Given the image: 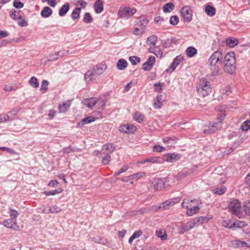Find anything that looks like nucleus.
Returning <instances> with one entry per match:
<instances>
[{
	"instance_id": "1",
	"label": "nucleus",
	"mask_w": 250,
	"mask_h": 250,
	"mask_svg": "<svg viewBox=\"0 0 250 250\" xmlns=\"http://www.w3.org/2000/svg\"><path fill=\"white\" fill-rule=\"evenodd\" d=\"M222 60L223 69L225 73L233 74L236 70V60L233 52L226 54Z\"/></svg>"
},
{
	"instance_id": "2",
	"label": "nucleus",
	"mask_w": 250,
	"mask_h": 250,
	"mask_svg": "<svg viewBox=\"0 0 250 250\" xmlns=\"http://www.w3.org/2000/svg\"><path fill=\"white\" fill-rule=\"evenodd\" d=\"M106 69L105 64L100 63L93 66L88 70L84 75V79H88L90 81H94L101 75Z\"/></svg>"
},
{
	"instance_id": "3",
	"label": "nucleus",
	"mask_w": 250,
	"mask_h": 250,
	"mask_svg": "<svg viewBox=\"0 0 250 250\" xmlns=\"http://www.w3.org/2000/svg\"><path fill=\"white\" fill-rule=\"evenodd\" d=\"M196 90L203 97L208 96L211 91L210 82L205 78L201 79L199 85L196 87Z\"/></svg>"
},
{
	"instance_id": "4",
	"label": "nucleus",
	"mask_w": 250,
	"mask_h": 250,
	"mask_svg": "<svg viewBox=\"0 0 250 250\" xmlns=\"http://www.w3.org/2000/svg\"><path fill=\"white\" fill-rule=\"evenodd\" d=\"M136 12L134 8L128 7H121L118 11V15L120 18L128 19L132 17Z\"/></svg>"
},
{
	"instance_id": "5",
	"label": "nucleus",
	"mask_w": 250,
	"mask_h": 250,
	"mask_svg": "<svg viewBox=\"0 0 250 250\" xmlns=\"http://www.w3.org/2000/svg\"><path fill=\"white\" fill-rule=\"evenodd\" d=\"M180 13L184 22H189L192 21L193 11L189 6L183 7L181 9Z\"/></svg>"
},
{
	"instance_id": "6",
	"label": "nucleus",
	"mask_w": 250,
	"mask_h": 250,
	"mask_svg": "<svg viewBox=\"0 0 250 250\" xmlns=\"http://www.w3.org/2000/svg\"><path fill=\"white\" fill-rule=\"evenodd\" d=\"M223 55L222 52L217 50L215 51L209 57L208 60L209 64L222 63Z\"/></svg>"
},
{
	"instance_id": "7",
	"label": "nucleus",
	"mask_w": 250,
	"mask_h": 250,
	"mask_svg": "<svg viewBox=\"0 0 250 250\" xmlns=\"http://www.w3.org/2000/svg\"><path fill=\"white\" fill-rule=\"evenodd\" d=\"M167 182L166 178H160L153 179L151 184L155 190H159L167 187Z\"/></svg>"
},
{
	"instance_id": "8",
	"label": "nucleus",
	"mask_w": 250,
	"mask_h": 250,
	"mask_svg": "<svg viewBox=\"0 0 250 250\" xmlns=\"http://www.w3.org/2000/svg\"><path fill=\"white\" fill-rule=\"evenodd\" d=\"M241 204L237 199H233L229 205L228 208L233 214L238 215L240 212Z\"/></svg>"
},
{
	"instance_id": "9",
	"label": "nucleus",
	"mask_w": 250,
	"mask_h": 250,
	"mask_svg": "<svg viewBox=\"0 0 250 250\" xmlns=\"http://www.w3.org/2000/svg\"><path fill=\"white\" fill-rule=\"evenodd\" d=\"M178 232L180 234H183L185 232L189 231L193 228V225L190 221L184 223L183 222H180L177 225Z\"/></svg>"
},
{
	"instance_id": "10",
	"label": "nucleus",
	"mask_w": 250,
	"mask_h": 250,
	"mask_svg": "<svg viewBox=\"0 0 250 250\" xmlns=\"http://www.w3.org/2000/svg\"><path fill=\"white\" fill-rule=\"evenodd\" d=\"M181 156L182 155L180 154L168 153L163 156L162 160L163 159L167 162L175 163L178 161L181 158Z\"/></svg>"
},
{
	"instance_id": "11",
	"label": "nucleus",
	"mask_w": 250,
	"mask_h": 250,
	"mask_svg": "<svg viewBox=\"0 0 250 250\" xmlns=\"http://www.w3.org/2000/svg\"><path fill=\"white\" fill-rule=\"evenodd\" d=\"M136 130V127L132 124H125L120 125L119 127L120 132L126 133H133Z\"/></svg>"
},
{
	"instance_id": "12",
	"label": "nucleus",
	"mask_w": 250,
	"mask_h": 250,
	"mask_svg": "<svg viewBox=\"0 0 250 250\" xmlns=\"http://www.w3.org/2000/svg\"><path fill=\"white\" fill-rule=\"evenodd\" d=\"M148 23L147 18L145 16L140 17L136 21V25L141 28V29L145 31L146 28Z\"/></svg>"
},
{
	"instance_id": "13",
	"label": "nucleus",
	"mask_w": 250,
	"mask_h": 250,
	"mask_svg": "<svg viewBox=\"0 0 250 250\" xmlns=\"http://www.w3.org/2000/svg\"><path fill=\"white\" fill-rule=\"evenodd\" d=\"M3 225L6 228L18 230L19 227L17 225L16 220L12 219H6L4 221Z\"/></svg>"
},
{
	"instance_id": "14",
	"label": "nucleus",
	"mask_w": 250,
	"mask_h": 250,
	"mask_svg": "<svg viewBox=\"0 0 250 250\" xmlns=\"http://www.w3.org/2000/svg\"><path fill=\"white\" fill-rule=\"evenodd\" d=\"M222 226L228 229H235L238 228L239 226V224H236V222H234L230 219H227L223 220L222 222Z\"/></svg>"
},
{
	"instance_id": "15",
	"label": "nucleus",
	"mask_w": 250,
	"mask_h": 250,
	"mask_svg": "<svg viewBox=\"0 0 250 250\" xmlns=\"http://www.w3.org/2000/svg\"><path fill=\"white\" fill-rule=\"evenodd\" d=\"M183 60L184 57L180 55L177 56L174 59L171 64L168 67L169 68L171 69L172 70L170 73L176 69V68L180 64L181 62H182L183 61Z\"/></svg>"
},
{
	"instance_id": "16",
	"label": "nucleus",
	"mask_w": 250,
	"mask_h": 250,
	"mask_svg": "<svg viewBox=\"0 0 250 250\" xmlns=\"http://www.w3.org/2000/svg\"><path fill=\"white\" fill-rule=\"evenodd\" d=\"M211 76H216L222 74L219 66L217 64H209Z\"/></svg>"
},
{
	"instance_id": "17",
	"label": "nucleus",
	"mask_w": 250,
	"mask_h": 250,
	"mask_svg": "<svg viewBox=\"0 0 250 250\" xmlns=\"http://www.w3.org/2000/svg\"><path fill=\"white\" fill-rule=\"evenodd\" d=\"M221 127V125L218 123H214L209 125L208 129H205L204 132L205 133H213L216 132L219 128Z\"/></svg>"
},
{
	"instance_id": "18",
	"label": "nucleus",
	"mask_w": 250,
	"mask_h": 250,
	"mask_svg": "<svg viewBox=\"0 0 250 250\" xmlns=\"http://www.w3.org/2000/svg\"><path fill=\"white\" fill-rule=\"evenodd\" d=\"M173 205L172 204L171 201H170V199L167 200L165 202H164L162 205L160 206H152L151 207V209L152 210L156 211L159 209L160 208H168L169 207L172 206Z\"/></svg>"
},
{
	"instance_id": "19",
	"label": "nucleus",
	"mask_w": 250,
	"mask_h": 250,
	"mask_svg": "<svg viewBox=\"0 0 250 250\" xmlns=\"http://www.w3.org/2000/svg\"><path fill=\"white\" fill-rule=\"evenodd\" d=\"M21 13L22 12L21 10L16 11L14 9H12L10 13V17L14 20H21Z\"/></svg>"
},
{
	"instance_id": "20",
	"label": "nucleus",
	"mask_w": 250,
	"mask_h": 250,
	"mask_svg": "<svg viewBox=\"0 0 250 250\" xmlns=\"http://www.w3.org/2000/svg\"><path fill=\"white\" fill-rule=\"evenodd\" d=\"M94 7L95 12L97 14L101 13L104 10L103 1L101 0H96Z\"/></svg>"
},
{
	"instance_id": "21",
	"label": "nucleus",
	"mask_w": 250,
	"mask_h": 250,
	"mask_svg": "<svg viewBox=\"0 0 250 250\" xmlns=\"http://www.w3.org/2000/svg\"><path fill=\"white\" fill-rule=\"evenodd\" d=\"M127 62L124 59H119L117 62V67L120 70L125 69L127 66Z\"/></svg>"
},
{
	"instance_id": "22",
	"label": "nucleus",
	"mask_w": 250,
	"mask_h": 250,
	"mask_svg": "<svg viewBox=\"0 0 250 250\" xmlns=\"http://www.w3.org/2000/svg\"><path fill=\"white\" fill-rule=\"evenodd\" d=\"M52 10L49 7L46 6L42 10L41 15L44 18H47L52 15Z\"/></svg>"
},
{
	"instance_id": "23",
	"label": "nucleus",
	"mask_w": 250,
	"mask_h": 250,
	"mask_svg": "<svg viewBox=\"0 0 250 250\" xmlns=\"http://www.w3.org/2000/svg\"><path fill=\"white\" fill-rule=\"evenodd\" d=\"M70 9V5L68 3L64 4L59 11V15L61 17L64 16L68 12Z\"/></svg>"
},
{
	"instance_id": "24",
	"label": "nucleus",
	"mask_w": 250,
	"mask_h": 250,
	"mask_svg": "<svg viewBox=\"0 0 250 250\" xmlns=\"http://www.w3.org/2000/svg\"><path fill=\"white\" fill-rule=\"evenodd\" d=\"M95 121V118L93 116H88L84 118L81 120L79 123L78 125L80 126H83L84 125L90 124Z\"/></svg>"
},
{
	"instance_id": "25",
	"label": "nucleus",
	"mask_w": 250,
	"mask_h": 250,
	"mask_svg": "<svg viewBox=\"0 0 250 250\" xmlns=\"http://www.w3.org/2000/svg\"><path fill=\"white\" fill-rule=\"evenodd\" d=\"M161 161L162 158L160 157H151L145 159L144 160L142 161L141 163V164H145L146 163H152L155 164L161 163Z\"/></svg>"
},
{
	"instance_id": "26",
	"label": "nucleus",
	"mask_w": 250,
	"mask_h": 250,
	"mask_svg": "<svg viewBox=\"0 0 250 250\" xmlns=\"http://www.w3.org/2000/svg\"><path fill=\"white\" fill-rule=\"evenodd\" d=\"M199 209L200 208L197 205L193 206L192 207H188L187 208V214L189 216H192L197 213Z\"/></svg>"
},
{
	"instance_id": "27",
	"label": "nucleus",
	"mask_w": 250,
	"mask_h": 250,
	"mask_svg": "<svg viewBox=\"0 0 250 250\" xmlns=\"http://www.w3.org/2000/svg\"><path fill=\"white\" fill-rule=\"evenodd\" d=\"M186 54L189 57L191 58L194 56L197 53V49L192 46H189L186 49Z\"/></svg>"
},
{
	"instance_id": "28",
	"label": "nucleus",
	"mask_w": 250,
	"mask_h": 250,
	"mask_svg": "<svg viewBox=\"0 0 250 250\" xmlns=\"http://www.w3.org/2000/svg\"><path fill=\"white\" fill-rule=\"evenodd\" d=\"M164 101V98L162 95H159L156 97V102L154 103V106L156 109H159L162 106V102Z\"/></svg>"
},
{
	"instance_id": "29",
	"label": "nucleus",
	"mask_w": 250,
	"mask_h": 250,
	"mask_svg": "<svg viewBox=\"0 0 250 250\" xmlns=\"http://www.w3.org/2000/svg\"><path fill=\"white\" fill-rule=\"evenodd\" d=\"M70 106V102L69 101L67 103H63L62 104H59L58 108L61 112H65L67 111Z\"/></svg>"
},
{
	"instance_id": "30",
	"label": "nucleus",
	"mask_w": 250,
	"mask_h": 250,
	"mask_svg": "<svg viewBox=\"0 0 250 250\" xmlns=\"http://www.w3.org/2000/svg\"><path fill=\"white\" fill-rule=\"evenodd\" d=\"M215 8L210 5H207L205 7V12L209 16H213L215 15Z\"/></svg>"
},
{
	"instance_id": "31",
	"label": "nucleus",
	"mask_w": 250,
	"mask_h": 250,
	"mask_svg": "<svg viewBox=\"0 0 250 250\" xmlns=\"http://www.w3.org/2000/svg\"><path fill=\"white\" fill-rule=\"evenodd\" d=\"M134 119L139 123H142L145 119V115L140 112H136L133 115Z\"/></svg>"
},
{
	"instance_id": "32",
	"label": "nucleus",
	"mask_w": 250,
	"mask_h": 250,
	"mask_svg": "<svg viewBox=\"0 0 250 250\" xmlns=\"http://www.w3.org/2000/svg\"><path fill=\"white\" fill-rule=\"evenodd\" d=\"M81 10V8L76 7L75 8L71 15L72 20H76L79 18Z\"/></svg>"
},
{
	"instance_id": "33",
	"label": "nucleus",
	"mask_w": 250,
	"mask_h": 250,
	"mask_svg": "<svg viewBox=\"0 0 250 250\" xmlns=\"http://www.w3.org/2000/svg\"><path fill=\"white\" fill-rule=\"evenodd\" d=\"M103 149H105L107 151V152L106 153H111V152H113L115 149V147L113 144H110V143H107L104 145L103 146Z\"/></svg>"
},
{
	"instance_id": "34",
	"label": "nucleus",
	"mask_w": 250,
	"mask_h": 250,
	"mask_svg": "<svg viewBox=\"0 0 250 250\" xmlns=\"http://www.w3.org/2000/svg\"><path fill=\"white\" fill-rule=\"evenodd\" d=\"M62 191V189L61 188L53 190L52 191H44L43 193L46 196L55 195L57 194L60 193Z\"/></svg>"
},
{
	"instance_id": "35",
	"label": "nucleus",
	"mask_w": 250,
	"mask_h": 250,
	"mask_svg": "<svg viewBox=\"0 0 250 250\" xmlns=\"http://www.w3.org/2000/svg\"><path fill=\"white\" fill-rule=\"evenodd\" d=\"M174 4L172 2H168L164 5L163 11L164 12H170L171 10L174 9Z\"/></svg>"
},
{
	"instance_id": "36",
	"label": "nucleus",
	"mask_w": 250,
	"mask_h": 250,
	"mask_svg": "<svg viewBox=\"0 0 250 250\" xmlns=\"http://www.w3.org/2000/svg\"><path fill=\"white\" fill-rule=\"evenodd\" d=\"M238 41L234 38L228 39L226 41V44L230 47H233L238 44Z\"/></svg>"
},
{
	"instance_id": "37",
	"label": "nucleus",
	"mask_w": 250,
	"mask_h": 250,
	"mask_svg": "<svg viewBox=\"0 0 250 250\" xmlns=\"http://www.w3.org/2000/svg\"><path fill=\"white\" fill-rule=\"evenodd\" d=\"M96 101L95 99L93 98H91L90 99H86L85 100V104L87 105V107L89 108H91L93 107L96 104Z\"/></svg>"
},
{
	"instance_id": "38",
	"label": "nucleus",
	"mask_w": 250,
	"mask_h": 250,
	"mask_svg": "<svg viewBox=\"0 0 250 250\" xmlns=\"http://www.w3.org/2000/svg\"><path fill=\"white\" fill-rule=\"evenodd\" d=\"M241 129L242 131H247L250 129V120L244 121L241 125Z\"/></svg>"
},
{
	"instance_id": "39",
	"label": "nucleus",
	"mask_w": 250,
	"mask_h": 250,
	"mask_svg": "<svg viewBox=\"0 0 250 250\" xmlns=\"http://www.w3.org/2000/svg\"><path fill=\"white\" fill-rule=\"evenodd\" d=\"M83 21L85 23H90L93 21V18L89 13L86 12L84 13Z\"/></svg>"
},
{
	"instance_id": "40",
	"label": "nucleus",
	"mask_w": 250,
	"mask_h": 250,
	"mask_svg": "<svg viewBox=\"0 0 250 250\" xmlns=\"http://www.w3.org/2000/svg\"><path fill=\"white\" fill-rule=\"evenodd\" d=\"M29 84L34 88H38L39 86V83L38 79L35 77H32L29 80Z\"/></svg>"
},
{
	"instance_id": "41",
	"label": "nucleus",
	"mask_w": 250,
	"mask_h": 250,
	"mask_svg": "<svg viewBox=\"0 0 250 250\" xmlns=\"http://www.w3.org/2000/svg\"><path fill=\"white\" fill-rule=\"evenodd\" d=\"M129 60L133 65H136L141 62L140 58L135 56H130L129 58Z\"/></svg>"
},
{
	"instance_id": "42",
	"label": "nucleus",
	"mask_w": 250,
	"mask_h": 250,
	"mask_svg": "<svg viewBox=\"0 0 250 250\" xmlns=\"http://www.w3.org/2000/svg\"><path fill=\"white\" fill-rule=\"evenodd\" d=\"M226 188L224 186H221L220 188H217L214 189V193L217 194L218 195H222L225 193L226 191Z\"/></svg>"
},
{
	"instance_id": "43",
	"label": "nucleus",
	"mask_w": 250,
	"mask_h": 250,
	"mask_svg": "<svg viewBox=\"0 0 250 250\" xmlns=\"http://www.w3.org/2000/svg\"><path fill=\"white\" fill-rule=\"evenodd\" d=\"M179 19L177 16H172L170 18L169 23L171 25H176L179 23Z\"/></svg>"
},
{
	"instance_id": "44",
	"label": "nucleus",
	"mask_w": 250,
	"mask_h": 250,
	"mask_svg": "<svg viewBox=\"0 0 250 250\" xmlns=\"http://www.w3.org/2000/svg\"><path fill=\"white\" fill-rule=\"evenodd\" d=\"M156 234L157 237L160 238L162 240H165L167 238V235L165 231H162V230L156 231Z\"/></svg>"
},
{
	"instance_id": "45",
	"label": "nucleus",
	"mask_w": 250,
	"mask_h": 250,
	"mask_svg": "<svg viewBox=\"0 0 250 250\" xmlns=\"http://www.w3.org/2000/svg\"><path fill=\"white\" fill-rule=\"evenodd\" d=\"M12 120L10 116L8 114H0V123L5 122L7 121Z\"/></svg>"
},
{
	"instance_id": "46",
	"label": "nucleus",
	"mask_w": 250,
	"mask_h": 250,
	"mask_svg": "<svg viewBox=\"0 0 250 250\" xmlns=\"http://www.w3.org/2000/svg\"><path fill=\"white\" fill-rule=\"evenodd\" d=\"M9 214H10L11 219L16 220V218L18 216L19 213L16 210H15L14 209L10 208Z\"/></svg>"
},
{
	"instance_id": "47",
	"label": "nucleus",
	"mask_w": 250,
	"mask_h": 250,
	"mask_svg": "<svg viewBox=\"0 0 250 250\" xmlns=\"http://www.w3.org/2000/svg\"><path fill=\"white\" fill-rule=\"evenodd\" d=\"M111 160V157L109 153L105 154L104 157L102 160V163L104 165H107L109 164Z\"/></svg>"
},
{
	"instance_id": "48",
	"label": "nucleus",
	"mask_w": 250,
	"mask_h": 250,
	"mask_svg": "<svg viewBox=\"0 0 250 250\" xmlns=\"http://www.w3.org/2000/svg\"><path fill=\"white\" fill-rule=\"evenodd\" d=\"M177 140V139L175 138V137H167L165 138H164L163 139V142L165 143H170L172 142L175 143L176 141Z\"/></svg>"
},
{
	"instance_id": "49",
	"label": "nucleus",
	"mask_w": 250,
	"mask_h": 250,
	"mask_svg": "<svg viewBox=\"0 0 250 250\" xmlns=\"http://www.w3.org/2000/svg\"><path fill=\"white\" fill-rule=\"evenodd\" d=\"M157 37L156 35H152L147 38V41L149 42L151 44L155 46L157 41Z\"/></svg>"
},
{
	"instance_id": "50",
	"label": "nucleus",
	"mask_w": 250,
	"mask_h": 250,
	"mask_svg": "<svg viewBox=\"0 0 250 250\" xmlns=\"http://www.w3.org/2000/svg\"><path fill=\"white\" fill-rule=\"evenodd\" d=\"M61 211V209L58 206L54 205L52 207L50 208L46 213H58Z\"/></svg>"
},
{
	"instance_id": "51",
	"label": "nucleus",
	"mask_w": 250,
	"mask_h": 250,
	"mask_svg": "<svg viewBox=\"0 0 250 250\" xmlns=\"http://www.w3.org/2000/svg\"><path fill=\"white\" fill-rule=\"evenodd\" d=\"M13 6L17 9H21L23 7L24 4L19 0H14L13 2Z\"/></svg>"
},
{
	"instance_id": "52",
	"label": "nucleus",
	"mask_w": 250,
	"mask_h": 250,
	"mask_svg": "<svg viewBox=\"0 0 250 250\" xmlns=\"http://www.w3.org/2000/svg\"><path fill=\"white\" fill-rule=\"evenodd\" d=\"M18 25L21 27H26L28 25L27 21H25V19L21 16V19L17 20Z\"/></svg>"
},
{
	"instance_id": "53",
	"label": "nucleus",
	"mask_w": 250,
	"mask_h": 250,
	"mask_svg": "<svg viewBox=\"0 0 250 250\" xmlns=\"http://www.w3.org/2000/svg\"><path fill=\"white\" fill-rule=\"evenodd\" d=\"M195 199L189 200L188 199H184L182 203L181 206L183 208H185L187 209L189 207L188 204H189L190 202H193L195 201Z\"/></svg>"
},
{
	"instance_id": "54",
	"label": "nucleus",
	"mask_w": 250,
	"mask_h": 250,
	"mask_svg": "<svg viewBox=\"0 0 250 250\" xmlns=\"http://www.w3.org/2000/svg\"><path fill=\"white\" fill-rule=\"evenodd\" d=\"M190 221L191 223H192V225H193V228L194 227V226H195L196 225L198 226L199 225L202 224L201 222L199 217L195 218H193Z\"/></svg>"
},
{
	"instance_id": "55",
	"label": "nucleus",
	"mask_w": 250,
	"mask_h": 250,
	"mask_svg": "<svg viewBox=\"0 0 250 250\" xmlns=\"http://www.w3.org/2000/svg\"><path fill=\"white\" fill-rule=\"evenodd\" d=\"M166 149L165 147L159 145H155L153 147L154 152H161Z\"/></svg>"
},
{
	"instance_id": "56",
	"label": "nucleus",
	"mask_w": 250,
	"mask_h": 250,
	"mask_svg": "<svg viewBox=\"0 0 250 250\" xmlns=\"http://www.w3.org/2000/svg\"><path fill=\"white\" fill-rule=\"evenodd\" d=\"M244 210L249 215H250V200L246 202L244 206Z\"/></svg>"
},
{
	"instance_id": "57",
	"label": "nucleus",
	"mask_w": 250,
	"mask_h": 250,
	"mask_svg": "<svg viewBox=\"0 0 250 250\" xmlns=\"http://www.w3.org/2000/svg\"><path fill=\"white\" fill-rule=\"evenodd\" d=\"M49 83L47 80H44L42 81L41 86V90H47L48 89V85Z\"/></svg>"
},
{
	"instance_id": "58",
	"label": "nucleus",
	"mask_w": 250,
	"mask_h": 250,
	"mask_svg": "<svg viewBox=\"0 0 250 250\" xmlns=\"http://www.w3.org/2000/svg\"><path fill=\"white\" fill-rule=\"evenodd\" d=\"M162 45L165 48H168L171 45V42L168 39L162 40Z\"/></svg>"
},
{
	"instance_id": "59",
	"label": "nucleus",
	"mask_w": 250,
	"mask_h": 250,
	"mask_svg": "<svg viewBox=\"0 0 250 250\" xmlns=\"http://www.w3.org/2000/svg\"><path fill=\"white\" fill-rule=\"evenodd\" d=\"M42 2H47L48 4L52 7L56 6V0H42Z\"/></svg>"
},
{
	"instance_id": "60",
	"label": "nucleus",
	"mask_w": 250,
	"mask_h": 250,
	"mask_svg": "<svg viewBox=\"0 0 250 250\" xmlns=\"http://www.w3.org/2000/svg\"><path fill=\"white\" fill-rule=\"evenodd\" d=\"M164 21V19L163 17L160 16L156 17L154 18L155 22L158 25L160 26L162 23V22Z\"/></svg>"
},
{
	"instance_id": "61",
	"label": "nucleus",
	"mask_w": 250,
	"mask_h": 250,
	"mask_svg": "<svg viewBox=\"0 0 250 250\" xmlns=\"http://www.w3.org/2000/svg\"><path fill=\"white\" fill-rule=\"evenodd\" d=\"M19 110L17 108H14L13 110H12L11 111L8 112L9 114H11L12 116H10V118L12 119H13L17 115V114L19 112Z\"/></svg>"
},
{
	"instance_id": "62",
	"label": "nucleus",
	"mask_w": 250,
	"mask_h": 250,
	"mask_svg": "<svg viewBox=\"0 0 250 250\" xmlns=\"http://www.w3.org/2000/svg\"><path fill=\"white\" fill-rule=\"evenodd\" d=\"M145 32V31L139 29L138 27H136L134 28V31H133V34L135 35H141Z\"/></svg>"
},
{
	"instance_id": "63",
	"label": "nucleus",
	"mask_w": 250,
	"mask_h": 250,
	"mask_svg": "<svg viewBox=\"0 0 250 250\" xmlns=\"http://www.w3.org/2000/svg\"><path fill=\"white\" fill-rule=\"evenodd\" d=\"M153 66L150 64H148V63L146 62L143 64V69L144 71H149L152 68Z\"/></svg>"
},
{
	"instance_id": "64",
	"label": "nucleus",
	"mask_w": 250,
	"mask_h": 250,
	"mask_svg": "<svg viewBox=\"0 0 250 250\" xmlns=\"http://www.w3.org/2000/svg\"><path fill=\"white\" fill-rule=\"evenodd\" d=\"M59 59L58 57H55L54 54H50L47 56L48 62L56 61Z\"/></svg>"
}]
</instances>
